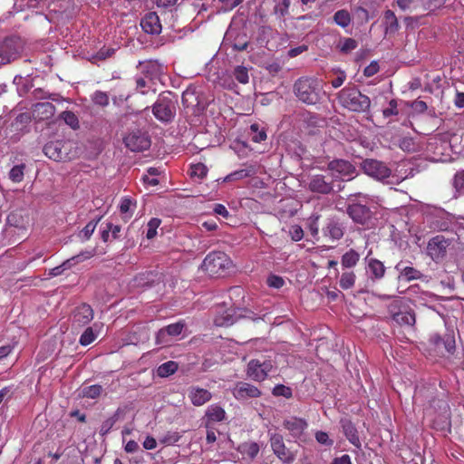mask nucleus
Returning <instances> with one entry per match:
<instances>
[{
	"instance_id": "f257e3e1",
	"label": "nucleus",
	"mask_w": 464,
	"mask_h": 464,
	"mask_svg": "<svg viewBox=\"0 0 464 464\" xmlns=\"http://www.w3.org/2000/svg\"><path fill=\"white\" fill-rule=\"evenodd\" d=\"M362 169L366 175L391 185L400 184L408 177L400 174L401 170L398 169L392 172L384 162L377 160H365L362 163Z\"/></svg>"
},
{
	"instance_id": "f03ea898",
	"label": "nucleus",
	"mask_w": 464,
	"mask_h": 464,
	"mask_svg": "<svg viewBox=\"0 0 464 464\" xmlns=\"http://www.w3.org/2000/svg\"><path fill=\"white\" fill-rule=\"evenodd\" d=\"M296 97L306 104L317 103L323 92V82L317 78L298 79L294 86Z\"/></svg>"
},
{
	"instance_id": "7ed1b4c3",
	"label": "nucleus",
	"mask_w": 464,
	"mask_h": 464,
	"mask_svg": "<svg viewBox=\"0 0 464 464\" xmlns=\"http://www.w3.org/2000/svg\"><path fill=\"white\" fill-rule=\"evenodd\" d=\"M340 104L352 111H365L370 108L371 101L368 96L361 93L355 87L348 85L337 94Z\"/></svg>"
},
{
	"instance_id": "20e7f679",
	"label": "nucleus",
	"mask_w": 464,
	"mask_h": 464,
	"mask_svg": "<svg viewBox=\"0 0 464 464\" xmlns=\"http://www.w3.org/2000/svg\"><path fill=\"white\" fill-rule=\"evenodd\" d=\"M44 154L54 161H66L77 156V147L72 140H56L46 143L44 147Z\"/></svg>"
},
{
	"instance_id": "39448f33",
	"label": "nucleus",
	"mask_w": 464,
	"mask_h": 464,
	"mask_svg": "<svg viewBox=\"0 0 464 464\" xmlns=\"http://www.w3.org/2000/svg\"><path fill=\"white\" fill-rule=\"evenodd\" d=\"M232 261L224 252L209 253L202 263V268L211 276H219L229 270Z\"/></svg>"
},
{
	"instance_id": "423d86ee",
	"label": "nucleus",
	"mask_w": 464,
	"mask_h": 464,
	"mask_svg": "<svg viewBox=\"0 0 464 464\" xmlns=\"http://www.w3.org/2000/svg\"><path fill=\"white\" fill-rule=\"evenodd\" d=\"M175 110V102L171 98V94L168 93L158 98L153 105L152 112L159 121L168 122L174 117Z\"/></svg>"
},
{
	"instance_id": "0eeeda50",
	"label": "nucleus",
	"mask_w": 464,
	"mask_h": 464,
	"mask_svg": "<svg viewBox=\"0 0 464 464\" xmlns=\"http://www.w3.org/2000/svg\"><path fill=\"white\" fill-rule=\"evenodd\" d=\"M22 51L19 38L9 37L0 43V65L16 59Z\"/></svg>"
},
{
	"instance_id": "6e6552de",
	"label": "nucleus",
	"mask_w": 464,
	"mask_h": 464,
	"mask_svg": "<svg viewBox=\"0 0 464 464\" xmlns=\"http://www.w3.org/2000/svg\"><path fill=\"white\" fill-rule=\"evenodd\" d=\"M450 245V240L442 235H438L430 238L427 245V255L435 262L441 260L447 253Z\"/></svg>"
},
{
	"instance_id": "1a4fd4ad",
	"label": "nucleus",
	"mask_w": 464,
	"mask_h": 464,
	"mask_svg": "<svg viewBox=\"0 0 464 464\" xmlns=\"http://www.w3.org/2000/svg\"><path fill=\"white\" fill-rule=\"evenodd\" d=\"M273 369L274 366L270 361L251 360L247 364L246 374L253 381L262 382L269 376Z\"/></svg>"
},
{
	"instance_id": "9d476101",
	"label": "nucleus",
	"mask_w": 464,
	"mask_h": 464,
	"mask_svg": "<svg viewBox=\"0 0 464 464\" xmlns=\"http://www.w3.org/2000/svg\"><path fill=\"white\" fill-rule=\"evenodd\" d=\"M269 440L274 454L284 464H291L295 460V455L285 447L281 434L270 433Z\"/></svg>"
},
{
	"instance_id": "9b49d317",
	"label": "nucleus",
	"mask_w": 464,
	"mask_h": 464,
	"mask_svg": "<svg viewBox=\"0 0 464 464\" xmlns=\"http://www.w3.org/2000/svg\"><path fill=\"white\" fill-rule=\"evenodd\" d=\"M389 312L392 319L400 325L412 326L415 324V315L411 311L402 307V302L396 300L389 306Z\"/></svg>"
},
{
	"instance_id": "f8f14e48",
	"label": "nucleus",
	"mask_w": 464,
	"mask_h": 464,
	"mask_svg": "<svg viewBox=\"0 0 464 464\" xmlns=\"http://www.w3.org/2000/svg\"><path fill=\"white\" fill-rule=\"evenodd\" d=\"M427 150L432 151L434 156L432 157L433 161L446 162L450 160L449 151L450 150V144L447 140L439 138L432 137L429 139Z\"/></svg>"
},
{
	"instance_id": "ddd939ff",
	"label": "nucleus",
	"mask_w": 464,
	"mask_h": 464,
	"mask_svg": "<svg viewBox=\"0 0 464 464\" xmlns=\"http://www.w3.org/2000/svg\"><path fill=\"white\" fill-rule=\"evenodd\" d=\"M126 147L131 151H143L150 148L149 136L140 130H133L124 138Z\"/></svg>"
},
{
	"instance_id": "4468645a",
	"label": "nucleus",
	"mask_w": 464,
	"mask_h": 464,
	"mask_svg": "<svg viewBox=\"0 0 464 464\" xmlns=\"http://www.w3.org/2000/svg\"><path fill=\"white\" fill-rule=\"evenodd\" d=\"M349 217L356 223L365 225L372 218V212L362 201L353 202L347 208Z\"/></svg>"
},
{
	"instance_id": "2eb2a0df",
	"label": "nucleus",
	"mask_w": 464,
	"mask_h": 464,
	"mask_svg": "<svg viewBox=\"0 0 464 464\" xmlns=\"http://www.w3.org/2000/svg\"><path fill=\"white\" fill-rule=\"evenodd\" d=\"M332 176L341 179H351L354 173V167L347 160H336L329 163Z\"/></svg>"
},
{
	"instance_id": "dca6fc26",
	"label": "nucleus",
	"mask_w": 464,
	"mask_h": 464,
	"mask_svg": "<svg viewBox=\"0 0 464 464\" xmlns=\"http://www.w3.org/2000/svg\"><path fill=\"white\" fill-rule=\"evenodd\" d=\"M232 393L238 401L258 398L261 395V392L257 387L244 382H237L233 388Z\"/></svg>"
},
{
	"instance_id": "f3484780",
	"label": "nucleus",
	"mask_w": 464,
	"mask_h": 464,
	"mask_svg": "<svg viewBox=\"0 0 464 464\" xmlns=\"http://www.w3.org/2000/svg\"><path fill=\"white\" fill-rule=\"evenodd\" d=\"M93 318V311L89 304H82L77 306L72 314V324L75 327H82L88 324Z\"/></svg>"
},
{
	"instance_id": "a211bd4d",
	"label": "nucleus",
	"mask_w": 464,
	"mask_h": 464,
	"mask_svg": "<svg viewBox=\"0 0 464 464\" xmlns=\"http://www.w3.org/2000/svg\"><path fill=\"white\" fill-rule=\"evenodd\" d=\"M308 189L313 193L329 194L333 190V185L324 176L317 174L310 177Z\"/></svg>"
},
{
	"instance_id": "6ab92c4d",
	"label": "nucleus",
	"mask_w": 464,
	"mask_h": 464,
	"mask_svg": "<svg viewBox=\"0 0 464 464\" xmlns=\"http://www.w3.org/2000/svg\"><path fill=\"white\" fill-rule=\"evenodd\" d=\"M183 329L184 324L181 322L169 324L157 333L156 343L158 344L166 345L169 343L167 336H178L182 333Z\"/></svg>"
},
{
	"instance_id": "aec40b11",
	"label": "nucleus",
	"mask_w": 464,
	"mask_h": 464,
	"mask_svg": "<svg viewBox=\"0 0 464 464\" xmlns=\"http://www.w3.org/2000/svg\"><path fill=\"white\" fill-rule=\"evenodd\" d=\"M323 234L332 241L339 240L343 236V227L338 219L334 218H328L323 228Z\"/></svg>"
},
{
	"instance_id": "412c9836",
	"label": "nucleus",
	"mask_w": 464,
	"mask_h": 464,
	"mask_svg": "<svg viewBox=\"0 0 464 464\" xmlns=\"http://www.w3.org/2000/svg\"><path fill=\"white\" fill-rule=\"evenodd\" d=\"M283 426L293 437L299 438L307 428V422L302 418L291 416L284 420Z\"/></svg>"
},
{
	"instance_id": "4be33fe9",
	"label": "nucleus",
	"mask_w": 464,
	"mask_h": 464,
	"mask_svg": "<svg viewBox=\"0 0 464 464\" xmlns=\"http://www.w3.org/2000/svg\"><path fill=\"white\" fill-rule=\"evenodd\" d=\"M140 25L142 29L150 34H159L162 30L160 18L156 13L147 14L141 20Z\"/></svg>"
},
{
	"instance_id": "5701e85b",
	"label": "nucleus",
	"mask_w": 464,
	"mask_h": 464,
	"mask_svg": "<svg viewBox=\"0 0 464 464\" xmlns=\"http://www.w3.org/2000/svg\"><path fill=\"white\" fill-rule=\"evenodd\" d=\"M188 396L191 403L195 406H201L211 400V393L203 388L190 387L188 392Z\"/></svg>"
},
{
	"instance_id": "b1692460",
	"label": "nucleus",
	"mask_w": 464,
	"mask_h": 464,
	"mask_svg": "<svg viewBox=\"0 0 464 464\" xmlns=\"http://www.w3.org/2000/svg\"><path fill=\"white\" fill-rule=\"evenodd\" d=\"M342 427L347 440L357 449H360L362 444L354 425L350 420H342Z\"/></svg>"
},
{
	"instance_id": "393cba45",
	"label": "nucleus",
	"mask_w": 464,
	"mask_h": 464,
	"mask_svg": "<svg viewBox=\"0 0 464 464\" xmlns=\"http://www.w3.org/2000/svg\"><path fill=\"white\" fill-rule=\"evenodd\" d=\"M396 270L400 274V277L407 281L420 279L422 277V274L412 266H404L403 262H400L395 266Z\"/></svg>"
},
{
	"instance_id": "a878e982",
	"label": "nucleus",
	"mask_w": 464,
	"mask_h": 464,
	"mask_svg": "<svg viewBox=\"0 0 464 464\" xmlns=\"http://www.w3.org/2000/svg\"><path fill=\"white\" fill-rule=\"evenodd\" d=\"M260 448L256 442L247 441L238 446V451L244 459L253 460L259 453Z\"/></svg>"
},
{
	"instance_id": "bb28decb",
	"label": "nucleus",
	"mask_w": 464,
	"mask_h": 464,
	"mask_svg": "<svg viewBox=\"0 0 464 464\" xmlns=\"http://www.w3.org/2000/svg\"><path fill=\"white\" fill-rule=\"evenodd\" d=\"M360 260V254L354 249L345 252L341 257V266L343 269L354 267Z\"/></svg>"
},
{
	"instance_id": "cd10ccee",
	"label": "nucleus",
	"mask_w": 464,
	"mask_h": 464,
	"mask_svg": "<svg viewBox=\"0 0 464 464\" xmlns=\"http://www.w3.org/2000/svg\"><path fill=\"white\" fill-rule=\"evenodd\" d=\"M368 272L371 274V276L375 279H381L383 277L385 273V267L383 264L374 258H371L368 261Z\"/></svg>"
},
{
	"instance_id": "c85d7f7f",
	"label": "nucleus",
	"mask_w": 464,
	"mask_h": 464,
	"mask_svg": "<svg viewBox=\"0 0 464 464\" xmlns=\"http://www.w3.org/2000/svg\"><path fill=\"white\" fill-rule=\"evenodd\" d=\"M34 112L41 119H47L53 115L54 106L48 102H39L35 104Z\"/></svg>"
},
{
	"instance_id": "c756f323",
	"label": "nucleus",
	"mask_w": 464,
	"mask_h": 464,
	"mask_svg": "<svg viewBox=\"0 0 464 464\" xmlns=\"http://www.w3.org/2000/svg\"><path fill=\"white\" fill-rule=\"evenodd\" d=\"M226 412L223 408L218 405L212 404L208 407L206 411V417L210 421H221L225 419Z\"/></svg>"
},
{
	"instance_id": "7c9ffc66",
	"label": "nucleus",
	"mask_w": 464,
	"mask_h": 464,
	"mask_svg": "<svg viewBox=\"0 0 464 464\" xmlns=\"http://www.w3.org/2000/svg\"><path fill=\"white\" fill-rule=\"evenodd\" d=\"M384 25L386 34H394L399 28L397 17L391 10L384 13Z\"/></svg>"
},
{
	"instance_id": "2f4dec72",
	"label": "nucleus",
	"mask_w": 464,
	"mask_h": 464,
	"mask_svg": "<svg viewBox=\"0 0 464 464\" xmlns=\"http://www.w3.org/2000/svg\"><path fill=\"white\" fill-rule=\"evenodd\" d=\"M248 136L252 141L259 143L266 139V132L259 124L253 123L249 127Z\"/></svg>"
},
{
	"instance_id": "473e14b6",
	"label": "nucleus",
	"mask_w": 464,
	"mask_h": 464,
	"mask_svg": "<svg viewBox=\"0 0 464 464\" xmlns=\"http://www.w3.org/2000/svg\"><path fill=\"white\" fill-rule=\"evenodd\" d=\"M434 343L439 347L440 345H443L445 350L451 353L455 350V339L450 334H446L443 337L439 335L434 337Z\"/></svg>"
},
{
	"instance_id": "72a5a7b5",
	"label": "nucleus",
	"mask_w": 464,
	"mask_h": 464,
	"mask_svg": "<svg viewBox=\"0 0 464 464\" xmlns=\"http://www.w3.org/2000/svg\"><path fill=\"white\" fill-rule=\"evenodd\" d=\"M256 174V170L254 167H249L242 169L236 170L229 175H227L225 179L227 181L231 180H239L247 177L254 176Z\"/></svg>"
},
{
	"instance_id": "f704fd0d",
	"label": "nucleus",
	"mask_w": 464,
	"mask_h": 464,
	"mask_svg": "<svg viewBox=\"0 0 464 464\" xmlns=\"http://www.w3.org/2000/svg\"><path fill=\"white\" fill-rule=\"evenodd\" d=\"M355 280L356 276L353 271H344L340 276L339 285L342 289L347 290L354 285Z\"/></svg>"
},
{
	"instance_id": "c9c22d12",
	"label": "nucleus",
	"mask_w": 464,
	"mask_h": 464,
	"mask_svg": "<svg viewBox=\"0 0 464 464\" xmlns=\"http://www.w3.org/2000/svg\"><path fill=\"white\" fill-rule=\"evenodd\" d=\"M24 164H18L14 166L8 173L9 179L14 183H20L24 177Z\"/></svg>"
},
{
	"instance_id": "e433bc0d",
	"label": "nucleus",
	"mask_w": 464,
	"mask_h": 464,
	"mask_svg": "<svg viewBox=\"0 0 464 464\" xmlns=\"http://www.w3.org/2000/svg\"><path fill=\"white\" fill-rule=\"evenodd\" d=\"M178 369V364L173 361H169L162 363L157 369V373L160 377H168L173 374Z\"/></svg>"
},
{
	"instance_id": "4c0bfd02",
	"label": "nucleus",
	"mask_w": 464,
	"mask_h": 464,
	"mask_svg": "<svg viewBox=\"0 0 464 464\" xmlns=\"http://www.w3.org/2000/svg\"><path fill=\"white\" fill-rule=\"evenodd\" d=\"M98 222H99V219L98 220H91L90 222H88L86 224V226L78 234V237L82 242L90 239V237H92V235L93 234L94 230L97 227Z\"/></svg>"
},
{
	"instance_id": "58836bf2",
	"label": "nucleus",
	"mask_w": 464,
	"mask_h": 464,
	"mask_svg": "<svg viewBox=\"0 0 464 464\" xmlns=\"http://www.w3.org/2000/svg\"><path fill=\"white\" fill-rule=\"evenodd\" d=\"M334 21L341 27H346L351 23V15L346 10H339L334 14Z\"/></svg>"
},
{
	"instance_id": "ea45409f",
	"label": "nucleus",
	"mask_w": 464,
	"mask_h": 464,
	"mask_svg": "<svg viewBox=\"0 0 464 464\" xmlns=\"http://www.w3.org/2000/svg\"><path fill=\"white\" fill-rule=\"evenodd\" d=\"M135 203L129 198L121 199L120 204V210L122 214L126 215L125 218H130L135 209Z\"/></svg>"
},
{
	"instance_id": "a19ab883",
	"label": "nucleus",
	"mask_w": 464,
	"mask_h": 464,
	"mask_svg": "<svg viewBox=\"0 0 464 464\" xmlns=\"http://www.w3.org/2000/svg\"><path fill=\"white\" fill-rule=\"evenodd\" d=\"M233 75L242 84H246L249 81L248 69L245 66H237L233 71Z\"/></svg>"
},
{
	"instance_id": "79ce46f5",
	"label": "nucleus",
	"mask_w": 464,
	"mask_h": 464,
	"mask_svg": "<svg viewBox=\"0 0 464 464\" xmlns=\"http://www.w3.org/2000/svg\"><path fill=\"white\" fill-rule=\"evenodd\" d=\"M102 387L101 385L94 384L83 388L82 392L83 397L96 399L102 394Z\"/></svg>"
},
{
	"instance_id": "37998d69",
	"label": "nucleus",
	"mask_w": 464,
	"mask_h": 464,
	"mask_svg": "<svg viewBox=\"0 0 464 464\" xmlns=\"http://www.w3.org/2000/svg\"><path fill=\"white\" fill-rule=\"evenodd\" d=\"M60 117L71 128L77 129L79 127L78 118L73 112L66 111H63Z\"/></svg>"
},
{
	"instance_id": "c03bdc74",
	"label": "nucleus",
	"mask_w": 464,
	"mask_h": 464,
	"mask_svg": "<svg viewBox=\"0 0 464 464\" xmlns=\"http://www.w3.org/2000/svg\"><path fill=\"white\" fill-rule=\"evenodd\" d=\"M397 5L402 11L412 12L420 6V0H397Z\"/></svg>"
},
{
	"instance_id": "a18cd8bd",
	"label": "nucleus",
	"mask_w": 464,
	"mask_h": 464,
	"mask_svg": "<svg viewBox=\"0 0 464 464\" xmlns=\"http://www.w3.org/2000/svg\"><path fill=\"white\" fill-rule=\"evenodd\" d=\"M92 100L96 105H100L102 107H105L109 104V96L104 92H101V91L95 92L92 94Z\"/></svg>"
},
{
	"instance_id": "49530a36",
	"label": "nucleus",
	"mask_w": 464,
	"mask_h": 464,
	"mask_svg": "<svg viewBox=\"0 0 464 464\" xmlns=\"http://www.w3.org/2000/svg\"><path fill=\"white\" fill-rule=\"evenodd\" d=\"M161 221L159 218H151L147 225L146 237L149 239L153 238L157 235V229L160 227Z\"/></svg>"
},
{
	"instance_id": "de8ad7c7",
	"label": "nucleus",
	"mask_w": 464,
	"mask_h": 464,
	"mask_svg": "<svg viewBox=\"0 0 464 464\" xmlns=\"http://www.w3.org/2000/svg\"><path fill=\"white\" fill-rule=\"evenodd\" d=\"M96 339V334L92 328L88 327L80 337V343L83 346L89 345Z\"/></svg>"
},
{
	"instance_id": "09e8293b",
	"label": "nucleus",
	"mask_w": 464,
	"mask_h": 464,
	"mask_svg": "<svg viewBox=\"0 0 464 464\" xmlns=\"http://www.w3.org/2000/svg\"><path fill=\"white\" fill-rule=\"evenodd\" d=\"M181 436L177 431H169L161 439L160 442L166 445H173L180 440Z\"/></svg>"
},
{
	"instance_id": "8fccbe9b",
	"label": "nucleus",
	"mask_w": 464,
	"mask_h": 464,
	"mask_svg": "<svg viewBox=\"0 0 464 464\" xmlns=\"http://www.w3.org/2000/svg\"><path fill=\"white\" fill-rule=\"evenodd\" d=\"M208 172L207 167L202 163H198L193 166H191V172L190 175L192 177H197L198 179H203Z\"/></svg>"
},
{
	"instance_id": "3c124183",
	"label": "nucleus",
	"mask_w": 464,
	"mask_h": 464,
	"mask_svg": "<svg viewBox=\"0 0 464 464\" xmlns=\"http://www.w3.org/2000/svg\"><path fill=\"white\" fill-rule=\"evenodd\" d=\"M272 393L275 396H282L288 399L292 396V390L283 384H278L274 387Z\"/></svg>"
},
{
	"instance_id": "603ef678",
	"label": "nucleus",
	"mask_w": 464,
	"mask_h": 464,
	"mask_svg": "<svg viewBox=\"0 0 464 464\" xmlns=\"http://www.w3.org/2000/svg\"><path fill=\"white\" fill-rule=\"evenodd\" d=\"M336 76L331 81L332 86L336 89L343 84L346 80V73L342 70H334L333 72Z\"/></svg>"
},
{
	"instance_id": "864d4df0",
	"label": "nucleus",
	"mask_w": 464,
	"mask_h": 464,
	"mask_svg": "<svg viewBox=\"0 0 464 464\" xmlns=\"http://www.w3.org/2000/svg\"><path fill=\"white\" fill-rule=\"evenodd\" d=\"M289 235L292 240L300 241L304 237L303 228L299 225H293L289 228Z\"/></svg>"
},
{
	"instance_id": "5fc2aeb1",
	"label": "nucleus",
	"mask_w": 464,
	"mask_h": 464,
	"mask_svg": "<svg viewBox=\"0 0 464 464\" xmlns=\"http://www.w3.org/2000/svg\"><path fill=\"white\" fill-rule=\"evenodd\" d=\"M357 47V43L353 38H346L340 44V49L343 53H349Z\"/></svg>"
},
{
	"instance_id": "6e6d98bb",
	"label": "nucleus",
	"mask_w": 464,
	"mask_h": 464,
	"mask_svg": "<svg viewBox=\"0 0 464 464\" xmlns=\"http://www.w3.org/2000/svg\"><path fill=\"white\" fill-rule=\"evenodd\" d=\"M266 282L270 287L276 289L281 288L285 285V280L281 276L276 275L269 276Z\"/></svg>"
},
{
	"instance_id": "4d7b16f0",
	"label": "nucleus",
	"mask_w": 464,
	"mask_h": 464,
	"mask_svg": "<svg viewBox=\"0 0 464 464\" xmlns=\"http://www.w3.org/2000/svg\"><path fill=\"white\" fill-rule=\"evenodd\" d=\"M95 255V249L85 250L78 254L77 256L72 257L71 262L74 261L75 263L82 262L83 260L89 259Z\"/></svg>"
},
{
	"instance_id": "13d9d810",
	"label": "nucleus",
	"mask_w": 464,
	"mask_h": 464,
	"mask_svg": "<svg viewBox=\"0 0 464 464\" xmlns=\"http://www.w3.org/2000/svg\"><path fill=\"white\" fill-rule=\"evenodd\" d=\"M399 147L404 151L414 150V141L411 138L404 137L400 140Z\"/></svg>"
},
{
	"instance_id": "bf43d9fd",
	"label": "nucleus",
	"mask_w": 464,
	"mask_h": 464,
	"mask_svg": "<svg viewBox=\"0 0 464 464\" xmlns=\"http://www.w3.org/2000/svg\"><path fill=\"white\" fill-rule=\"evenodd\" d=\"M315 439H316L317 442L322 445H326V446L333 445V440L329 439L328 434L324 431H317L315 433Z\"/></svg>"
},
{
	"instance_id": "052dcab7",
	"label": "nucleus",
	"mask_w": 464,
	"mask_h": 464,
	"mask_svg": "<svg viewBox=\"0 0 464 464\" xmlns=\"http://www.w3.org/2000/svg\"><path fill=\"white\" fill-rule=\"evenodd\" d=\"M397 105V102L395 100H392L389 103V107L382 111L383 116L388 118L392 115H397L399 113Z\"/></svg>"
},
{
	"instance_id": "680f3d73",
	"label": "nucleus",
	"mask_w": 464,
	"mask_h": 464,
	"mask_svg": "<svg viewBox=\"0 0 464 464\" xmlns=\"http://www.w3.org/2000/svg\"><path fill=\"white\" fill-rule=\"evenodd\" d=\"M116 420L114 418H109L106 420H104L101 426V433L102 435L107 434L110 430L113 427Z\"/></svg>"
},
{
	"instance_id": "e2e57ef3",
	"label": "nucleus",
	"mask_w": 464,
	"mask_h": 464,
	"mask_svg": "<svg viewBox=\"0 0 464 464\" xmlns=\"http://www.w3.org/2000/svg\"><path fill=\"white\" fill-rule=\"evenodd\" d=\"M454 186L458 190H464V170L456 174Z\"/></svg>"
},
{
	"instance_id": "0e129e2a",
	"label": "nucleus",
	"mask_w": 464,
	"mask_h": 464,
	"mask_svg": "<svg viewBox=\"0 0 464 464\" xmlns=\"http://www.w3.org/2000/svg\"><path fill=\"white\" fill-rule=\"evenodd\" d=\"M178 0H156V4L158 7L169 9V11L172 10V8L175 6Z\"/></svg>"
},
{
	"instance_id": "69168bd1",
	"label": "nucleus",
	"mask_w": 464,
	"mask_h": 464,
	"mask_svg": "<svg viewBox=\"0 0 464 464\" xmlns=\"http://www.w3.org/2000/svg\"><path fill=\"white\" fill-rule=\"evenodd\" d=\"M213 211L215 212V214L221 216L225 218H228V216H229V213H228L227 208L222 204H216L214 206Z\"/></svg>"
},
{
	"instance_id": "338daca9",
	"label": "nucleus",
	"mask_w": 464,
	"mask_h": 464,
	"mask_svg": "<svg viewBox=\"0 0 464 464\" xmlns=\"http://www.w3.org/2000/svg\"><path fill=\"white\" fill-rule=\"evenodd\" d=\"M113 53L114 49L112 48H102L97 53L96 57L100 60H104L108 57H111Z\"/></svg>"
},
{
	"instance_id": "774afa93",
	"label": "nucleus",
	"mask_w": 464,
	"mask_h": 464,
	"mask_svg": "<svg viewBox=\"0 0 464 464\" xmlns=\"http://www.w3.org/2000/svg\"><path fill=\"white\" fill-rule=\"evenodd\" d=\"M332 464H352V460L349 455L344 454L339 458H335Z\"/></svg>"
}]
</instances>
